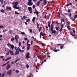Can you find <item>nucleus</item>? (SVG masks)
<instances>
[{
	"label": "nucleus",
	"instance_id": "20",
	"mask_svg": "<svg viewBox=\"0 0 77 77\" xmlns=\"http://www.w3.org/2000/svg\"><path fill=\"white\" fill-rule=\"evenodd\" d=\"M1 12H2V13H4L5 12V10L2 9L0 10Z\"/></svg>",
	"mask_w": 77,
	"mask_h": 77
},
{
	"label": "nucleus",
	"instance_id": "63",
	"mask_svg": "<svg viewBox=\"0 0 77 77\" xmlns=\"http://www.w3.org/2000/svg\"><path fill=\"white\" fill-rule=\"evenodd\" d=\"M47 10V11H48L49 10V8L48 7L47 8H46Z\"/></svg>",
	"mask_w": 77,
	"mask_h": 77
},
{
	"label": "nucleus",
	"instance_id": "12",
	"mask_svg": "<svg viewBox=\"0 0 77 77\" xmlns=\"http://www.w3.org/2000/svg\"><path fill=\"white\" fill-rule=\"evenodd\" d=\"M47 0H44L43 2V5H47Z\"/></svg>",
	"mask_w": 77,
	"mask_h": 77
},
{
	"label": "nucleus",
	"instance_id": "30",
	"mask_svg": "<svg viewBox=\"0 0 77 77\" xmlns=\"http://www.w3.org/2000/svg\"><path fill=\"white\" fill-rule=\"evenodd\" d=\"M15 14H17V15H19L20 14V13H18L17 11H15Z\"/></svg>",
	"mask_w": 77,
	"mask_h": 77
},
{
	"label": "nucleus",
	"instance_id": "49",
	"mask_svg": "<svg viewBox=\"0 0 77 77\" xmlns=\"http://www.w3.org/2000/svg\"><path fill=\"white\" fill-rule=\"evenodd\" d=\"M35 50L37 53H38L39 52H38V50H37V49H35Z\"/></svg>",
	"mask_w": 77,
	"mask_h": 77
},
{
	"label": "nucleus",
	"instance_id": "19",
	"mask_svg": "<svg viewBox=\"0 0 77 77\" xmlns=\"http://www.w3.org/2000/svg\"><path fill=\"white\" fill-rule=\"evenodd\" d=\"M35 19H36V17H33L32 20V21H33V23H35Z\"/></svg>",
	"mask_w": 77,
	"mask_h": 77
},
{
	"label": "nucleus",
	"instance_id": "50",
	"mask_svg": "<svg viewBox=\"0 0 77 77\" xmlns=\"http://www.w3.org/2000/svg\"><path fill=\"white\" fill-rule=\"evenodd\" d=\"M26 67H27L28 68H29V65L28 64H27L26 65Z\"/></svg>",
	"mask_w": 77,
	"mask_h": 77
},
{
	"label": "nucleus",
	"instance_id": "48",
	"mask_svg": "<svg viewBox=\"0 0 77 77\" xmlns=\"http://www.w3.org/2000/svg\"><path fill=\"white\" fill-rule=\"evenodd\" d=\"M17 36V35H16V36L15 37V39H16V40H17L18 39V38H17V37H16Z\"/></svg>",
	"mask_w": 77,
	"mask_h": 77
},
{
	"label": "nucleus",
	"instance_id": "61",
	"mask_svg": "<svg viewBox=\"0 0 77 77\" xmlns=\"http://www.w3.org/2000/svg\"><path fill=\"white\" fill-rule=\"evenodd\" d=\"M30 74L31 75H29V77H32V73H30Z\"/></svg>",
	"mask_w": 77,
	"mask_h": 77
},
{
	"label": "nucleus",
	"instance_id": "8",
	"mask_svg": "<svg viewBox=\"0 0 77 77\" xmlns=\"http://www.w3.org/2000/svg\"><path fill=\"white\" fill-rule=\"evenodd\" d=\"M12 8L11 7H9L8 6H7L6 7V10H11Z\"/></svg>",
	"mask_w": 77,
	"mask_h": 77
},
{
	"label": "nucleus",
	"instance_id": "59",
	"mask_svg": "<svg viewBox=\"0 0 77 77\" xmlns=\"http://www.w3.org/2000/svg\"><path fill=\"white\" fill-rule=\"evenodd\" d=\"M61 21H63V22H65V20H64V19H61Z\"/></svg>",
	"mask_w": 77,
	"mask_h": 77
},
{
	"label": "nucleus",
	"instance_id": "1",
	"mask_svg": "<svg viewBox=\"0 0 77 77\" xmlns=\"http://www.w3.org/2000/svg\"><path fill=\"white\" fill-rule=\"evenodd\" d=\"M53 21L52 22V24H51V31H52V33H56L57 32L55 31V30H54V31H53V28L54 27V26H53Z\"/></svg>",
	"mask_w": 77,
	"mask_h": 77
},
{
	"label": "nucleus",
	"instance_id": "26",
	"mask_svg": "<svg viewBox=\"0 0 77 77\" xmlns=\"http://www.w3.org/2000/svg\"><path fill=\"white\" fill-rule=\"evenodd\" d=\"M72 31L74 33H75V28H72Z\"/></svg>",
	"mask_w": 77,
	"mask_h": 77
},
{
	"label": "nucleus",
	"instance_id": "31",
	"mask_svg": "<svg viewBox=\"0 0 77 77\" xmlns=\"http://www.w3.org/2000/svg\"><path fill=\"white\" fill-rule=\"evenodd\" d=\"M21 45V42H19V47H20Z\"/></svg>",
	"mask_w": 77,
	"mask_h": 77
},
{
	"label": "nucleus",
	"instance_id": "44",
	"mask_svg": "<svg viewBox=\"0 0 77 77\" xmlns=\"http://www.w3.org/2000/svg\"><path fill=\"white\" fill-rule=\"evenodd\" d=\"M32 8L33 9H35V5H32Z\"/></svg>",
	"mask_w": 77,
	"mask_h": 77
},
{
	"label": "nucleus",
	"instance_id": "25",
	"mask_svg": "<svg viewBox=\"0 0 77 77\" xmlns=\"http://www.w3.org/2000/svg\"><path fill=\"white\" fill-rule=\"evenodd\" d=\"M6 74V72H5L3 74L2 77H5V74Z\"/></svg>",
	"mask_w": 77,
	"mask_h": 77
},
{
	"label": "nucleus",
	"instance_id": "10",
	"mask_svg": "<svg viewBox=\"0 0 77 77\" xmlns=\"http://www.w3.org/2000/svg\"><path fill=\"white\" fill-rule=\"evenodd\" d=\"M64 45H64V44H61L60 46L61 49H62V48H63V46H64Z\"/></svg>",
	"mask_w": 77,
	"mask_h": 77
},
{
	"label": "nucleus",
	"instance_id": "32",
	"mask_svg": "<svg viewBox=\"0 0 77 77\" xmlns=\"http://www.w3.org/2000/svg\"><path fill=\"white\" fill-rule=\"evenodd\" d=\"M4 28V26L2 25H0V29H3Z\"/></svg>",
	"mask_w": 77,
	"mask_h": 77
},
{
	"label": "nucleus",
	"instance_id": "37",
	"mask_svg": "<svg viewBox=\"0 0 77 77\" xmlns=\"http://www.w3.org/2000/svg\"><path fill=\"white\" fill-rule=\"evenodd\" d=\"M62 27H61L60 29V32L61 31H62Z\"/></svg>",
	"mask_w": 77,
	"mask_h": 77
},
{
	"label": "nucleus",
	"instance_id": "18",
	"mask_svg": "<svg viewBox=\"0 0 77 77\" xmlns=\"http://www.w3.org/2000/svg\"><path fill=\"white\" fill-rule=\"evenodd\" d=\"M12 45L11 44V43L7 44V46L9 48H10V47H11Z\"/></svg>",
	"mask_w": 77,
	"mask_h": 77
},
{
	"label": "nucleus",
	"instance_id": "42",
	"mask_svg": "<svg viewBox=\"0 0 77 77\" xmlns=\"http://www.w3.org/2000/svg\"><path fill=\"white\" fill-rule=\"evenodd\" d=\"M30 19H28L26 21V22H29L30 21Z\"/></svg>",
	"mask_w": 77,
	"mask_h": 77
},
{
	"label": "nucleus",
	"instance_id": "36",
	"mask_svg": "<svg viewBox=\"0 0 77 77\" xmlns=\"http://www.w3.org/2000/svg\"><path fill=\"white\" fill-rule=\"evenodd\" d=\"M9 53H10V52H9V51L8 52V53L6 54V56H8V55H9Z\"/></svg>",
	"mask_w": 77,
	"mask_h": 77
},
{
	"label": "nucleus",
	"instance_id": "56",
	"mask_svg": "<svg viewBox=\"0 0 77 77\" xmlns=\"http://www.w3.org/2000/svg\"><path fill=\"white\" fill-rule=\"evenodd\" d=\"M18 11H19V12H21V9H19L18 10Z\"/></svg>",
	"mask_w": 77,
	"mask_h": 77
},
{
	"label": "nucleus",
	"instance_id": "62",
	"mask_svg": "<svg viewBox=\"0 0 77 77\" xmlns=\"http://www.w3.org/2000/svg\"><path fill=\"white\" fill-rule=\"evenodd\" d=\"M12 32V30H10L9 31V32L10 33H11Z\"/></svg>",
	"mask_w": 77,
	"mask_h": 77
},
{
	"label": "nucleus",
	"instance_id": "14",
	"mask_svg": "<svg viewBox=\"0 0 77 77\" xmlns=\"http://www.w3.org/2000/svg\"><path fill=\"white\" fill-rule=\"evenodd\" d=\"M9 62L10 61H8L2 65V66H5V65H7V64H8V63H9Z\"/></svg>",
	"mask_w": 77,
	"mask_h": 77
},
{
	"label": "nucleus",
	"instance_id": "6",
	"mask_svg": "<svg viewBox=\"0 0 77 77\" xmlns=\"http://www.w3.org/2000/svg\"><path fill=\"white\" fill-rule=\"evenodd\" d=\"M15 48V46H14L13 45H11V46H10V50H14V49Z\"/></svg>",
	"mask_w": 77,
	"mask_h": 77
},
{
	"label": "nucleus",
	"instance_id": "53",
	"mask_svg": "<svg viewBox=\"0 0 77 77\" xmlns=\"http://www.w3.org/2000/svg\"><path fill=\"white\" fill-rule=\"evenodd\" d=\"M24 39L26 41H27V38H24Z\"/></svg>",
	"mask_w": 77,
	"mask_h": 77
},
{
	"label": "nucleus",
	"instance_id": "23",
	"mask_svg": "<svg viewBox=\"0 0 77 77\" xmlns=\"http://www.w3.org/2000/svg\"><path fill=\"white\" fill-rule=\"evenodd\" d=\"M34 14H36V15H38V14H39V12L38 11H35L34 12Z\"/></svg>",
	"mask_w": 77,
	"mask_h": 77
},
{
	"label": "nucleus",
	"instance_id": "7",
	"mask_svg": "<svg viewBox=\"0 0 77 77\" xmlns=\"http://www.w3.org/2000/svg\"><path fill=\"white\" fill-rule=\"evenodd\" d=\"M9 52L11 55H12V56H14V53H14V51H13L10 50V51H9Z\"/></svg>",
	"mask_w": 77,
	"mask_h": 77
},
{
	"label": "nucleus",
	"instance_id": "41",
	"mask_svg": "<svg viewBox=\"0 0 77 77\" xmlns=\"http://www.w3.org/2000/svg\"><path fill=\"white\" fill-rule=\"evenodd\" d=\"M21 34H22V35H25V33L24 32H21Z\"/></svg>",
	"mask_w": 77,
	"mask_h": 77
},
{
	"label": "nucleus",
	"instance_id": "9",
	"mask_svg": "<svg viewBox=\"0 0 77 77\" xmlns=\"http://www.w3.org/2000/svg\"><path fill=\"white\" fill-rule=\"evenodd\" d=\"M13 5H15L17 6L18 5V2H14L12 3Z\"/></svg>",
	"mask_w": 77,
	"mask_h": 77
},
{
	"label": "nucleus",
	"instance_id": "11",
	"mask_svg": "<svg viewBox=\"0 0 77 77\" xmlns=\"http://www.w3.org/2000/svg\"><path fill=\"white\" fill-rule=\"evenodd\" d=\"M12 72V70H10L8 71L7 72V74H10Z\"/></svg>",
	"mask_w": 77,
	"mask_h": 77
},
{
	"label": "nucleus",
	"instance_id": "21",
	"mask_svg": "<svg viewBox=\"0 0 77 77\" xmlns=\"http://www.w3.org/2000/svg\"><path fill=\"white\" fill-rule=\"evenodd\" d=\"M40 35L42 36H44L45 35V34H43V33H42V32H40Z\"/></svg>",
	"mask_w": 77,
	"mask_h": 77
},
{
	"label": "nucleus",
	"instance_id": "29",
	"mask_svg": "<svg viewBox=\"0 0 77 77\" xmlns=\"http://www.w3.org/2000/svg\"><path fill=\"white\" fill-rule=\"evenodd\" d=\"M70 33L71 35H72V36H75V35L72 34V32H70Z\"/></svg>",
	"mask_w": 77,
	"mask_h": 77
},
{
	"label": "nucleus",
	"instance_id": "4",
	"mask_svg": "<svg viewBox=\"0 0 77 77\" xmlns=\"http://www.w3.org/2000/svg\"><path fill=\"white\" fill-rule=\"evenodd\" d=\"M29 53H27L26 54V59H29Z\"/></svg>",
	"mask_w": 77,
	"mask_h": 77
},
{
	"label": "nucleus",
	"instance_id": "55",
	"mask_svg": "<svg viewBox=\"0 0 77 77\" xmlns=\"http://www.w3.org/2000/svg\"><path fill=\"white\" fill-rule=\"evenodd\" d=\"M23 18H27V17H26V16H23Z\"/></svg>",
	"mask_w": 77,
	"mask_h": 77
},
{
	"label": "nucleus",
	"instance_id": "16",
	"mask_svg": "<svg viewBox=\"0 0 77 77\" xmlns=\"http://www.w3.org/2000/svg\"><path fill=\"white\" fill-rule=\"evenodd\" d=\"M50 24H51V22L48 21V27H49V28H50Z\"/></svg>",
	"mask_w": 77,
	"mask_h": 77
},
{
	"label": "nucleus",
	"instance_id": "33",
	"mask_svg": "<svg viewBox=\"0 0 77 77\" xmlns=\"http://www.w3.org/2000/svg\"><path fill=\"white\" fill-rule=\"evenodd\" d=\"M19 54V52L16 51V53L15 54V55H17V54Z\"/></svg>",
	"mask_w": 77,
	"mask_h": 77
},
{
	"label": "nucleus",
	"instance_id": "60",
	"mask_svg": "<svg viewBox=\"0 0 77 77\" xmlns=\"http://www.w3.org/2000/svg\"><path fill=\"white\" fill-rule=\"evenodd\" d=\"M56 30H57H57H59L58 29V28H57V27H56Z\"/></svg>",
	"mask_w": 77,
	"mask_h": 77
},
{
	"label": "nucleus",
	"instance_id": "35",
	"mask_svg": "<svg viewBox=\"0 0 77 77\" xmlns=\"http://www.w3.org/2000/svg\"><path fill=\"white\" fill-rule=\"evenodd\" d=\"M18 51L19 52H20V53H22V50H21L20 48H19Z\"/></svg>",
	"mask_w": 77,
	"mask_h": 77
},
{
	"label": "nucleus",
	"instance_id": "38",
	"mask_svg": "<svg viewBox=\"0 0 77 77\" xmlns=\"http://www.w3.org/2000/svg\"><path fill=\"white\" fill-rule=\"evenodd\" d=\"M16 73H18V72H19V71H18V69H16Z\"/></svg>",
	"mask_w": 77,
	"mask_h": 77
},
{
	"label": "nucleus",
	"instance_id": "45",
	"mask_svg": "<svg viewBox=\"0 0 77 77\" xmlns=\"http://www.w3.org/2000/svg\"><path fill=\"white\" fill-rule=\"evenodd\" d=\"M16 9H20V7H16Z\"/></svg>",
	"mask_w": 77,
	"mask_h": 77
},
{
	"label": "nucleus",
	"instance_id": "57",
	"mask_svg": "<svg viewBox=\"0 0 77 77\" xmlns=\"http://www.w3.org/2000/svg\"><path fill=\"white\" fill-rule=\"evenodd\" d=\"M58 16L59 18H60V15H58Z\"/></svg>",
	"mask_w": 77,
	"mask_h": 77
},
{
	"label": "nucleus",
	"instance_id": "15",
	"mask_svg": "<svg viewBox=\"0 0 77 77\" xmlns=\"http://www.w3.org/2000/svg\"><path fill=\"white\" fill-rule=\"evenodd\" d=\"M39 5H40V1H38L36 3V5L37 6H39Z\"/></svg>",
	"mask_w": 77,
	"mask_h": 77
},
{
	"label": "nucleus",
	"instance_id": "24",
	"mask_svg": "<svg viewBox=\"0 0 77 77\" xmlns=\"http://www.w3.org/2000/svg\"><path fill=\"white\" fill-rule=\"evenodd\" d=\"M59 49H57L56 50H54V51L55 52H57V51H59Z\"/></svg>",
	"mask_w": 77,
	"mask_h": 77
},
{
	"label": "nucleus",
	"instance_id": "39",
	"mask_svg": "<svg viewBox=\"0 0 77 77\" xmlns=\"http://www.w3.org/2000/svg\"><path fill=\"white\" fill-rule=\"evenodd\" d=\"M27 47H30V46L31 45H30V44H29V43H28V44H27Z\"/></svg>",
	"mask_w": 77,
	"mask_h": 77
},
{
	"label": "nucleus",
	"instance_id": "5",
	"mask_svg": "<svg viewBox=\"0 0 77 77\" xmlns=\"http://www.w3.org/2000/svg\"><path fill=\"white\" fill-rule=\"evenodd\" d=\"M10 68H11V66H10V64H7V66L6 67V70H8V69H9Z\"/></svg>",
	"mask_w": 77,
	"mask_h": 77
},
{
	"label": "nucleus",
	"instance_id": "2",
	"mask_svg": "<svg viewBox=\"0 0 77 77\" xmlns=\"http://www.w3.org/2000/svg\"><path fill=\"white\" fill-rule=\"evenodd\" d=\"M32 0H28V2L27 3V5L28 6H32L33 5V2H32Z\"/></svg>",
	"mask_w": 77,
	"mask_h": 77
},
{
	"label": "nucleus",
	"instance_id": "54",
	"mask_svg": "<svg viewBox=\"0 0 77 77\" xmlns=\"http://www.w3.org/2000/svg\"><path fill=\"white\" fill-rule=\"evenodd\" d=\"M75 20V19H73L72 20V21H74Z\"/></svg>",
	"mask_w": 77,
	"mask_h": 77
},
{
	"label": "nucleus",
	"instance_id": "47",
	"mask_svg": "<svg viewBox=\"0 0 77 77\" xmlns=\"http://www.w3.org/2000/svg\"><path fill=\"white\" fill-rule=\"evenodd\" d=\"M74 18H77V15H75Z\"/></svg>",
	"mask_w": 77,
	"mask_h": 77
},
{
	"label": "nucleus",
	"instance_id": "28",
	"mask_svg": "<svg viewBox=\"0 0 77 77\" xmlns=\"http://www.w3.org/2000/svg\"><path fill=\"white\" fill-rule=\"evenodd\" d=\"M17 6V5H13V8H14V9H16Z\"/></svg>",
	"mask_w": 77,
	"mask_h": 77
},
{
	"label": "nucleus",
	"instance_id": "64",
	"mask_svg": "<svg viewBox=\"0 0 77 77\" xmlns=\"http://www.w3.org/2000/svg\"><path fill=\"white\" fill-rule=\"evenodd\" d=\"M3 0H2L1 2V3H3Z\"/></svg>",
	"mask_w": 77,
	"mask_h": 77
},
{
	"label": "nucleus",
	"instance_id": "40",
	"mask_svg": "<svg viewBox=\"0 0 77 77\" xmlns=\"http://www.w3.org/2000/svg\"><path fill=\"white\" fill-rule=\"evenodd\" d=\"M29 32L31 33H32V30L31 29H29Z\"/></svg>",
	"mask_w": 77,
	"mask_h": 77
},
{
	"label": "nucleus",
	"instance_id": "52",
	"mask_svg": "<svg viewBox=\"0 0 77 77\" xmlns=\"http://www.w3.org/2000/svg\"><path fill=\"white\" fill-rule=\"evenodd\" d=\"M67 28L69 30H70V28H69V26H67Z\"/></svg>",
	"mask_w": 77,
	"mask_h": 77
},
{
	"label": "nucleus",
	"instance_id": "13",
	"mask_svg": "<svg viewBox=\"0 0 77 77\" xmlns=\"http://www.w3.org/2000/svg\"><path fill=\"white\" fill-rule=\"evenodd\" d=\"M72 2H69V4H67V5H65V6H71L72 5Z\"/></svg>",
	"mask_w": 77,
	"mask_h": 77
},
{
	"label": "nucleus",
	"instance_id": "34",
	"mask_svg": "<svg viewBox=\"0 0 77 77\" xmlns=\"http://www.w3.org/2000/svg\"><path fill=\"white\" fill-rule=\"evenodd\" d=\"M14 40H15V39H14V37H13L11 39V41H14Z\"/></svg>",
	"mask_w": 77,
	"mask_h": 77
},
{
	"label": "nucleus",
	"instance_id": "51",
	"mask_svg": "<svg viewBox=\"0 0 77 77\" xmlns=\"http://www.w3.org/2000/svg\"><path fill=\"white\" fill-rule=\"evenodd\" d=\"M0 58H1V59H2V58H3V56H0Z\"/></svg>",
	"mask_w": 77,
	"mask_h": 77
},
{
	"label": "nucleus",
	"instance_id": "46",
	"mask_svg": "<svg viewBox=\"0 0 77 77\" xmlns=\"http://www.w3.org/2000/svg\"><path fill=\"white\" fill-rule=\"evenodd\" d=\"M15 49L16 50V51H18V49H17V47H15Z\"/></svg>",
	"mask_w": 77,
	"mask_h": 77
},
{
	"label": "nucleus",
	"instance_id": "22",
	"mask_svg": "<svg viewBox=\"0 0 77 77\" xmlns=\"http://www.w3.org/2000/svg\"><path fill=\"white\" fill-rule=\"evenodd\" d=\"M19 60H20V58H19L17 60H16L14 62V63H16L17 62H18V61H19Z\"/></svg>",
	"mask_w": 77,
	"mask_h": 77
},
{
	"label": "nucleus",
	"instance_id": "17",
	"mask_svg": "<svg viewBox=\"0 0 77 77\" xmlns=\"http://www.w3.org/2000/svg\"><path fill=\"white\" fill-rule=\"evenodd\" d=\"M11 57H8L7 59L5 60V61H7V60H9L10 59H11Z\"/></svg>",
	"mask_w": 77,
	"mask_h": 77
},
{
	"label": "nucleus",
	"instance_id": "3",
	"mask_svg": "<svg viewBox=\"0 0 77 77\" xmlns=\"http://www.w3.org/2000/svg\"><path fill=\"white\" fill-rule=\"evenodd\" d=\"M28 9L29 10V13H30L31 14L32 13V7H28Z\"/></svg>",
	"mask_w": 77,
	"mask_h": 77
},
{
	"label": "nucleus",
	"instance_id": "27",
	"mask_svg": "<svg viewBox=\"0 0 77 77\" xmlns=\"http://www.w3.org/2000/svg\"><path fill=\"white\" fill-rule=\"evenodd\" d=\"M61 24H62V25H61L60 26H61L62 28L63 29V24H62V22H61Z\"/></svg>",
	"mask_w": 77,
	"mask_h": 77
},
{
	"label": "nucleus",
	"instance_id": "43",
	"mask_svg": "<svg viewBox=\"0 0 77 77\" xmlns=\"http://www.w3.org/2000/svg\"><path fill=\"white\" fill-rule=\"evenodd\" d=\"M30 49V47L27 46V50H29Z\"/></svg>",
	"mask_w": 77,
	"mask_h": 77
},
{
	"label": "nucleus",
	"instance_id": "58",
	"mask_svg": "<svg viewBox=\"0 0 77 77\" xmlns=\"http://www.w3.org/2000/svg\"><path fill=\"white\" fill-rule=\"evenodd\" d=\"M2 8H5V4L3 5L2 6Z\"/></svg>",
	"mask_w": 77,
	"mask_h": 77
}]
</instances>
